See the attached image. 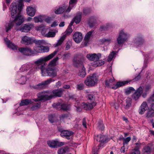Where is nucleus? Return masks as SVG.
Returning <instances> with one entry per match:
<instances>
[{
    "mask_svg": "<svg viewBox=\"0 0 154 154\" xmlns=\"http://www.w3.org/2000/svg\"><path fill=\"white\" fill-rule=\"evenodd\" d=\"M52 97L51 96H48L43 92L39 93L38 94V98L34 99H25L21 101L20 103V106H23L30 104V109L31 110L33 111L39 109L41 107L40 102L35 103L41 100L46 101L49 100Z\"/></svg>",
    "mask_w": 154,
    "mask_h": 154,
    "instance_id": "obj_1",
    "label": "nucleus"
},
{
    "mask_svg": "<svg viewBox=\"0 0 154 154\" xmlns=\"http://www.w3.org/2000/svg\"><path fill=\"white\" fill-rule=\"evenodd\" d=\"M57 52L58 51H55L48 56L42 57L37 60L35 61L34 64L35 65V67L30 70L31 73H34L35 71L38 70L39 69H40L41 70L42 67V66H44V65L45 62L52 58L55 56Z\"/></svg>",
    "mask_w": 154,
    "mask_h": 154,
    "instance_id": "obj_2",
    "label": "nucleus"
},
{
    "mask_svg": "<svg viewBox=\"0 0 154 154\" xmlns=\"http://www.w3.org/2000/svg\"><path fill=\"white\" fill-rule=\"evenodd\" d=\"M18 10V12L17 15L16 16L17 12L15 14L14 17H12V18L14 19V20L13 21L10 22L9 23L5 25V28L6 32H8L11 29L13 26L14 25V23H15L16 24L17 26L20 25L22 23H23L24 20V18L23 15L20 14V12L19 10ZM11 16L12 15H11Z\"/></svg>",
    "mask_w": 154,
    "mask_h": 154,
    "instance_id": "obj_3",
    "label": "nucleus"
},
{
    "mask_svg": "<svg viewBox=\"0 0 154 154\" xmlns=\"http://www.w3.org/2000/svg\"><path fill=\"white\" fill-rule=\"evenodd\" d=\"M58 70L56 68L48 67L45 68V66H42L41 68V73L42 75L44 76H48L54 77L57 76Z\"/></svg>",
    "mask_w": 154,
    "mask_h": 154,
    "instance_id": "obj_4",
    "label": "nucleus"
},
{
    "mask_svg": "<svg viewBox=\"0 0 154 154\" xmlns=\"http://www.w3.org/2000/svg\"><path fill=\"white\" fill-rule=\"evenodd\" d=\"M23 0H18V4L16 2H13L11 4L10 9L11 10V15L12 17H14L17 9L20 11H22L23 6Z\"/></svg>",
    "mask_w": 154,
    "mask_h": 154,
    "instance_id": "obj_5",
    "label": "nucleus"
},
{
    "mask_svg": "<svg viewBox=\"0 0 154 154\" xmlns=\"http://www.w3.org/2000/svg\"><path fill=\"white\" fill-rule=\"evenodd\" d=\"M98 78L95 74L89 76L85 80L84 83L85 85L88 86L92 87L95 85L98 81Z\"/></svg>",
    "mask_w": 154,
    "mask_h": 154,
    "instance_id": "obj_6",
    "label": "nucleus"
},
{
    "mask_svg": "<svg viewBox=\"0 0 154 154\" xmlns=\"http://www.w3.org/2000/svg\"><path fill=\"white\" fill-rule=\"evenodd\" d=\"M128 36L123 30L119 33V35L117 39V41L118 44L121 45L127 40Z\"/></svg>",
    "mask_w": 154,
    "mask_h": 154,
    "instance_id": "obj_7",
    "label": "nucleus"
},
{
    "mask_svg": "<svg viewBox=\"0 0 154 154\" xmlns=\"http://www.w3.org/2000/svg\"><path fill=\"white\" fill-rule=\"evenodd\" d=\"M54 80L52 78H50L49 79H47L46 81H43L41 83L35 85L34 86V88L37 89H41L44 88L46 87V86L50 83L52 82H54Z\"/></svg>",
    "mask_w": 154,
    "mask_h": 154,
    "instance_id": "obj_8",
    "label": "nucleus"
},
{
    "mask_svg": "<svg viewBox=\"0 0 154 154\" xmlns=\"http://www.w3.org/2000/svg\"><path fill=\"white\" fill-rule=\"evenodd\" d=\"M48 146L52 148H55L62 146L64 144V143L59 142L57 140H50L47 142Z\"/></svg>",
    "mask_w": 154,
    "mask_h": 154,
    "instance_id": "obj_9",
    "label": "nucleus"
},
{
    "mask_svg": "<svg viewBox=\"0 0 154 154\" xmlns=\"http://www.w3.org/2000/svg\"><path fill=\"white\" fill-rule=\"evenodd\" d=\"M34 26V25L32 23H27L23 24L20 28L19 30L21 32H27Z\"/></svg>",
    "mask_w": 154,
    "mask_h": 154,
    "instance_id": "obj_10",
    "label": "nucleus"
},
{
    "mask_svg": "<svg viewBox=\"0 0 154 154\" xmlns=\"http://www.w3.org/2000/svg\"><path fill=\"white\" fill-rule=\"evenodd\" d=\"M35 67V65L34 64L31 63H28L23 65L20 69L21 71L23 72L24 71H27L30 69L29 73L30 74H33L34 73H31L30 72V70L33 69Z\"/></svg>",
    "mask_w": 154,
    "mask_h": 154,
    "instance_id": "obj_11",
    "label": "nucleus"
},
{
    "mask_svg": "<svg viewBox=\"0 0 154 154\" xmlns=\"http://www.w3.org/2000/svg\"><path fill=\"white\" fill-rule=\"evenodd\" d=\"M101 57L100 54L98 53L97 54H88L86 56V57L88 59L91 61L95 62V61L99 60Z\"/></svg>",
    "mask_w": 154,
    "mask_h": 154,
    "instance_id": "obj_12",
    "label": "nucleus"
},
{
    "mask_svg": "<svg viewBox=\"0 0 154 154\" xmlns=\"http://www.w3.org/2000/svg\"><path fill=\"white\" fill-rule=\"evenodd\" d=\"M19 51L24 55L27 56H30L33 54L32 50L28 48H21L19 49Z\"/></svg>",
    "mask_w": 154,
    "mask_h": 154,
    "instance_id": "obj_13",
    "label": "nucleus"
},
{
    "mask_svg": "<svg viewBox=\"0 0 154 154\" xmlns=\"http://www.w3.org/2000/svg\"><path fill=\"white\" fill-rule=\"evenodd\" d=\"M143 86H140L137 90L132 96V97L135 100H137L140 97L143 92Z\"/></svg>",
    "mask_w": 154,
    "mask_h": 154,
    "instance_id": "obj_14",
    "label": "nucleus"
},
{
    "mask_svg": "<svg viewBox=\"0 0 154 154\" xmlns=\"http://www.w3.org/2000/svg\"><path fill=\"white\" fill-rule=\"evenodd\" d=\"M64 91V90L62 88H60L57 90H55L52 91V93L53 95H48V96H51L52 98L54 97H61L63 95V93ZM47 95V94H46Z\"/></svg>",
    "mask_w": 154,
    "mask_h": 154,
    "instance_id": "obj_15",
    "label": "nucleus"
},
{
    "mask_svg": "<svg viewBox=\"0 0 154 154\" xmlns=\"http://www.w3.org/2000/svg\"><path fill=\"white\" fill-rule=\"evenodd\" d=\"M83 37L82 33L78 32H75L73 36L74 41L77 43H79L81 41Z\"/></svg>",
    "mask_w": 154,
    "mask_h": 154,
    "instance_id": "obj_16",
    "label": "nucleus"
},
{
    "mask_svg": "<svg viewBox=\"0 0 154 154\" xmlns=\"http://www.w3.org/2000/svg\"><path fill=\"white\" fill-rule=\"evenodd\" d=\"M73 132L68 130H63L61 131L60 135L63 137H66L68 139H70V137L72 135Z\"/></svg>",
    "mask_w": 154,
    "mask_h": 154,
    "instance_id": "obj_17",
    "label": "nucleus"
},
{
    "mask_svg": "<svg viewBox=\"0 0 154 154\" xmlns=\"http://www.w3.org/2000/svg\"><path fill=\"white\" fill-rule=\"evenodd\" d=\"M97 104L96 102H91L90 103H82V106L84 109L86 110H90L93 108L94 106Z\"/></svg>",
    "mask_w": 154,
    "mask_h": 154,
    "instance_id": "obj_18",
    "label": "nucleus"
},
{
    "mask_svg": "<svg viewBox=\"0 0 154 154\" xmlns=\"http://www.w3.org/2000/svg\"><path fill=\"white\" fill-rule=\"evenodd\" d=\"M21 42L22 44L26 45H29L32 43V39L26 36H23L21 38Z\"/></svg>",
    "mask_w": 154,
    "mask_h": 154,
    "instance_id": "obj_19",
    "label": "nucleus"
},
{
    "mask_svg": "<svg viewBox=\"0 0 154 154\" xmlns=\"http://www.w3.org/2000/svg\"><path fill=\"white\" fill-rule=\"evenodd\" d=\"M94 140L101 143L106 142L107 140V137L105 135H98L94 137Z\"/></svg>",
    "mask_w": 154,
    "mask_h": 154,
    "instance_id": "obj_20",
    "label": "nucleus"
},
{
    "mask_svg": "<svg viewBox=\"0 0 154 154\" xmlns=\"http://www.w3.org/2000/svg\"><path fill=\"white\" fill-rule=\"evenodd\" d=\"M55 108H57L59 106H60L61 109L64 110H68L69 108V106L66 104H62L60 105V103H54L52 105Z\"/></svg>",
    "mask_w": 154,
    "mask_h": 154,
    "instance_id": "obj_21",
    "label": "nucleus"
},
{
    "mask_svg": "<svg viewBox=\"0 0 154 154\" xmlns=\"http://www.w3.org/2000/svg\"><path fill=\"white\" fill-rule=\"evenodd\" d=\"M35 9L30 6H28L26 9V12L28 15L31 17L34 16L35 13Z\"/></svg>",
    "mask_w": 154,
    "mask_h": 154,
    "instance_id": "obj_22",
    "label": "nucleus"
},
{
    "mask_svg": "<svg viewBox=\"0 0 154 154\" xmlns=\"http://www.w3.org/2000/svg\"><path fill=\"white\" fill-rule=\"evenodd\" d=\"M131 81H126L123 82H118L116 84L114 85L113 87H112V89H116L119 87L128 84Z\"/></svg>",
    "mask_w": 154,
    "mask_h": 154,
    "instance_id": "obj_23",
    "label": "nucleus"
},
{
    "mask_svg": "<svg viewBox=\"0 0 154 154\" xmlns=\"http://www.w3.org/2000/svg\"><path fill=\"white\" fill-rule=\"evenodd\" d=\"M82 12L77 13L75 16L74 17L73 19L74 22L77 24L79 23L81 21L82 18Z\"/></svg>",
    "mask_w": 154,
    "mask_h": 154,
    "instance_id": "obj_24",
    "label": "nucleus"
},
{
    "mask_svg": "<svg viewBox=\"0 0 154 154\" xmlns=\"http://www.w3.org/2000/svg\"><path fill=\"white\" fill-rule=\"evenodd\" d=\"M70 99L74 100L75 101V106L77 108L78 111L80 110V104L78 100H76V98H75V96L74 95H71L69 96Z\"/></svg>",
    "mask_w": 154,
    "mask_h": 154,
    "instance_id": "obj_25",
    "label": "nucleus"
},
{
    "mask_svg": "<svg viewBox=\"0 0 154 154\" xmlns=\"http://www.w3.org/2000/svg\"><path fill=\"white\" fill-rule=\"evenodd\" d=\"M114 79L113 78L109 80H106L105 81V85L106 87L112 88L113 87Z\"/></svg>",
    "mask_w": 154,
    "mask_h": 154,
    "instance_id": "obj_26",
    "label": "nucleus"
},
{
    "mask_svg": "<svg viewBox=\"0 0 154 154\" xmlns=\"http://www.w3.org/2000/svg\"><path fill=\"white\" fill-rule=\"evenodd\" d=\"M95 92H91L89 94H88L87 97L89 100L91 102H95L94 101L95 98Z\"/></svg>",
    "mask_w": 154,
    "mask_h": 154,
    "instance_id": "obj_27",
    "label": "nucleus"
},
{
    "mask_svg": "<svg viewBox=\"0 0 154 154\" xmlns=\"http://www.w3.org/2000/svg\"><path fill=\"white\" fill-rule=\"evenodd\" d=\"M104 63V61L102 60H97L94 62L92 64V66L94 67H97L103 65Z\"/></svg>",
    "mask_w": 154,
    "mask_h": 154,
    "instance_id": "obj_28",
    "label": "nucleus"
},
{
    "mask_svg": "<svg viewBox=\"0 0 154 154\" xmlns=\"http://www.w3.org/2000/svg\"><path fill=\"white\" fill-rule=\"evenodd\" d=\"M6 44L9 48L13 50H17V46L11 42L10 41H8L6 42Z\"/></svg>",
    "mask_w": 154,
    "mask_h": 154,
    "instance_id": "obj_29",
    "label": "nucleus"
},
{
    "mask_svg": "<svg viewBox=\"0 0 154 154\" xmlns=\"http://www.w3.org/2000/svg\"><path fill=\"white\" fill-rule=\"evenodd\" d=\"M66 37V35H64L61 36L60 39L58 40L57 43L55 44V46L57 47L60 45L63 42Z\"/></svg>",
    "mask_w": 154,
    "mask_h": 154,
    "instance_id": "obj_30",
    "label": "nucleus"
},
{
    "mask_svg": "<svg viewBox=\"0 0 154 154\" xmlns=\"http://www.w3.org/2000/svg\"><path fill=\"white\" fill-rule=\"evenodd\" d=\"M67 147H63L58 150L57 153L58 154H65L67 151Z\"/></svg>",
    "mask_w": 154,
    "mask_h": 154,
    "instance_id": "obj_31",
    "label": "nucleus"
},
{
    "mask_svg": "<svg viewBox=\"0 0 154 154\" xmlns=\"http://www.w3.org/2000/svg\"><path fill=\"white\" fill-rule=\"evenodd\" d=\"M66 9V7L63 6V7L59 8L55 11V13L56 14H60L63 13Z\"/></svg>",
    "mask_w": 154,
    "mask_h": 154,
    "instance_id": "obj_32",
    "label": "nucleus"
},
{
    "mask_svg": "<svg viewBox=\"0 0 154 154\" xmlns=\"http://www.w3.org/2000/svg\"><path fill=\"white\" fill-rule=\"evenodd\" d=\"M58 59L59 58L58 57L54 58L48 63V66H56L57 65V61Z\"/></svg>",
    "mask_w": 154,
    "mask_h": 154,
    "instance_id": "obj_33",
    "label": "nucleus"
},
{
    "mask_svg": "<svg viewBox=\"0 0 154 154\" xmlns=\"http://www.w3.org/2000/svg\"><path fill=\"white\" fill-rule=\"evenodd\" d=\"M112 40L110 38H103L100 40V42L103 44H108L111 42Z\"/></svg>",
    "mask_w": 154,
    "mask_h": 154,
    "instance_id": "obj_34",
    "label": "nucleus"
},
{
    "mask_svg": "<svg viewBox=\"0 0 154 154\" xmlns=\"http://www.w3.org/2000/svg\"><path fill=\"white\" fill-rule=\"evenodd\" d=\"M135 42L138 45L140 46L142 45L144 42L143 39L142 37H137L135 39Z\"/></svg>",
    "mask_w": 154,
    "mask_h": 154,
    "instance_id": "obj_35",
    "label": "nucleus"
},
{
    "mask_svg": "<svg viewBox=\"0 0 154 154\" xmlns=\"http://www.w3.org/2000/svg\"><path fill=\"white\" fill-rule=\"evenodd\" d=\"M92 33L93 31H91L88 32L85 35L84 38V39L86 42L87 43L88 42L91 36H92Z\"/></svg>",
    "mask_w": 154,
    "mask_h": 154,
    "instance_id": "obj_36",
    "label": "nucleus"
},
{
    "mask_svg": "<svg viewBox=\"0 0 154 154\" xmlns=\"http://www.w3.org/2000/svg\"><path fill=\"white\" fill-rule=\"evenodd\" d=\"M143 154H150L151 148L149 146H145L143 150Z\"/></svg>",
    "mask_w": 154,
    "mask_h": 154,
    "instance_id": "obj_37",
    "label": "nucleus"
},
{
    "mask_svg": "<svg viewBox=\"0 0 154 154\" xmlns=\"http://www.w3.org/2000/svg\"><path fill=\"white\" fill-rule=\"evenodd\" d=\"M85 69L83 66L82 68L79 70V75L82 77H84L86 75V72H85Z\"/></svg>",
    "mask_w": 154,
    "mask_h": 154,
    "instance_id": "obj_38",
    "label": "nucleus"
},
{
    "mask_svg": "<svg viewBox=\"0 0 154 154\" xmlns=\"http://www.w3.org/2000/svg\"><path fill=\"white\" fill-rule=\"evenodd\" d=\"M131 99L128 98L126 100V104L125 107L126 109H128L131 106Z\"/></svg>",
    "mask_w": 154,
    "mask_h": 154,
    "instance_id": "obj_39",
    "label": "nucleus"
},
{
    "mask_svg": "<svg viewBox=\"0 0 154 154\" xmlns=\"http://www.w3.org/2000/svg\"><path fill=\"white\" fill-rule=\"evenodd\" d=\"M71 118V115L69 114H63L60 117V120H64L66 119H70Z\"/></svg>",
    "mask_w": 154,
    "mask_h": 154,
    "instance_id": "obj_40",
    "label": "nucleus"
},
{
    "mask_svg": "<svg viewBox=\"0 0 154 154\" xmlns=\"http://www.w3.org/2000/svg\"><path fill=\"white\" fill-rule=\"evenodd\" d=\"M154 116V111L149 109L146 113V117L148 118H152Z\"/></svg>",
    "mask_w": 154,
    "mask_h": 154,
    "instance_id": "obj_41",
    "label": "nucleus"
},
{
    "mask_svg": "<svg viewBox=\"0 0 154 154\" xmlns=\"http://www.w3.org/2000/svg\"><path fill=\"white\" fill-rule=\"evenodd\" d=\"M26 81V78L24 76H22L18 79V82L19 83L21 84H25Z\"/></svg>",
    "mask_w": 154,
    "mask_h": 154,
    "instance_id": "obj_42",
    "label": "nucleus"
},
{
    "mask_svg": "<svg viewBox=\"0 0 154 154\" xmlns=\"http://www.w3.org/2000/svg\"><path fill=\"white\" fill-rule=\"evenodd\" d=\"M97 127L98 128L101 130H103L104 129V127L103 124V122L102 121H100L98 123Z\"/></svg>",
    "mask_w": 154,
    "mask_h": 154,
    "instance_id": "obj_43",
    "label": "nucleus"
},
{
    "mask_svg": "<svg viewBox=\"0 0 154 154\" xmlns=\"http://www.w3.org/2000/svg\"><path fill=\"white\" fill-rule=\"evenodd\" d=\"M116 54L115 51H112L111 53L110 54L107 60L109 62H110L112 59L113 57Z\"/></svg>",
    "mask_w": 154,
    "mask_h": 154,
    "instance_id": "obj_44",
    "label": "nucleus"
},
{
    "mask_svg": "<svg viewBox=\"0 0 154 154\" xmlns=\"http://www.w3.org/2000/svg\"><path fill=\"white\" fill-rule=\"evenodd\" d=\"M135 91L134 88L132 87H129L125 89V92L126 94H129L131 92L134 91Z\"/></svg>",
    "mask_w": 154,
    "mask_h": 154,
    "instance_id": "obj_45",
    "label": "nucleus"
},
{
    "mask_svg": "<svg viewBox=\"0 0 154 154\" xmlns=\"http://www.w3.org/2000/svg\"><path fill=\"white\" fill-rule=\"evenodd\" d=\"M122 138L123 140V144L124 145H125V144H127L131 140V137H129L125 138H124L123 137H122Z\"/></svg>",
    "mask_w": 154,
    "mask_h": 154,
    "instance_id": "obj_46",
    "label": "nucleus"
},
{
    "mask_svg": "<svg viewBox=\"0 0 154 154\" xmlns=\"http://www.w3.org/2000/svg\"><path fill=\"white\" fill-rule=\"evenodd\" d=\"M34 20L35 22L36 23L42 22V20L40 16H38V17H34Z\"/></svg>",
    "mask_w": 154,
    "mask_h": 154,
    "instance_id": "obj_47",
    "label": "nucleus"
},
{
    "mask_svg": "<svg viewBox=\"0 0 154 154\" xmlns=\"http://www.w3.org/2000/svg\"><path fill=\"white\" fill-rule=\"evenodd\" d=\"M56 33L54 32H49L47 33L45 35V37H54L55 36Z\"/></svg>",
    "mask_w": 154,
    "mask_h": 154,
    "instance_id": "obj_48",
    "label": "nucleus"
},
{
    "mask_svg": "<svg viewBox=\"0 0 154 154\" xmlns=\"http://www.w3.org/2000/svg\"><path fill=\"white\" fill-rule=\"evenodd\" d=\"M45 41L43 40H38L35 42V43L36 44L40 46H42V45L45 44Z\"/></svg>",
    "mask_w": 154,
    "mask_h": 154,
    "instance_id": "obj_49",
    "label": "nucleus"
},
{
    "mask_svg": "<svg viewBox=\"0 0 154 154\" xmlns=\"http://www.w3.org/2000/svg\"><path fill=\"white\" fill-rule=\"evenodd\" d=\"M42 46H38L35 47L34 49L35 51L37 52L42 53Z\"/></svg>",
    "mask_w": 154,
    "mask_h": 154,
    "instance_id": "obj_50",
    "label": "nucleus"
},
{
    "mask_svg": "<svg viewBox=\"0 0 154 154\" xmlns=\"http://www.w3.org/2000/svg\"><path fill=\"white\" fill-rule=\"evenodd\" d=\"M47 28H46L45 26H43L42 27V29L41 32L43 35L45 37V35L47 33H46V32L47 31Z\"/></svg>",
    "mask_w": 154,
    "mask_h": 154,
    "instance_id": "obj_51",
    "label": "nucleus"
},
{
    "mask_svg": "<svg viewBox=\"0 0 154 154\" xmlns=\"http://www.w3.org/2000/svg\"><path fill=\"white\" fill-rule=\"evenodd\" d=\"M72 28L70 26H69L65 32L66 34L65 35H69L72 32Z\"/></svg>",
    "mask_w": 154,
    "mask_h": 154,
    "instance_id": "obj_52",
    "label": "nucleus"
},
{
    "mask_svg": "<svg viewBox=\"0 0 154 154\" xmlns=\"http://www.w3.org/2000/svg\"><path fill=\"white\" fill-rule=\"evenodd\" d=\"M84 84L83 83H81L78 84L76 85V88L78 90H82L84 88Z\"/></svg>",
    "mask_w": 154,
    "mask_h": 154,
    "instance_id": "obj_53",
    "label": "nucleus"
},
{
    "mask_svg": "<svg viewBox=\"0 0 154 154\" xmlns=\"http://www.w3.org/2000/svg\"><path fill=\"white\" fill-rule=\"evenodd\" d=\"M147 110V109H146L144 108L141 107L140 106L139 110V112L140 114L142 115L144 114L145 111Z\"/></svg>",
    "mask_w": 154,
    "mask_h": 154,
    "instance_id": "obj_54",
    "label": "nucleus"
},
{
    "mask_svg": "<svg viewBox=\"0 0 154 154\" xmlns=\"http://www.w3.org/2000/svg\"><path fill=\"white\" fill-rule=\"evenodd\" d=\"M147 110V109H146L144 108L141 107L140 106L139 110V112L140 114L142 115L144 114L145 111Z\"/></svg>",
    "mask_w": 154,
    "mask_h": 154,
    "instance_id": "obj_55",
    "label": "nucleus"
},
{
    "mask_svg": "<svg viewBox=\"0 0 154 154\" xmlns=\"http://www.w3.org/2000/svg\"><path fill=\"white\" fill-rule=\"evenodd\" d=\"M141 107L146 109H148L149 107L147 104V103L146 102H143L141 105L140 106Z\"/></svg>",
    "mask_w": 154,
    "mask_h": 154,
    "instance_id": "obj_56",
    "label": "nucleus"
},
{
    "mask_svg": "<svg viewBox=\"0 0 154 154\" xmlns=\"http://www.w3.org/2000/svg\"><path fill=\"white\" fill-rule=\"evenodd\" d=\"M77 2V0H70L69 4L72 7H74Z\"/></svg>",
    "mask_w": 154,
    "mask_h": 154,
    "instance_id": "obj_57",
    "label": "nucleus"
},
{
    "mask_svg": "<svg viewBox=\"0 0 154 154\" xmlns=\"http://www.w3.org/2000/svg\"><path fill=\"white\" fill-rule=\"evenodd\" d=\"M42 53L48 52L49 51V48L48 47L46 46H42Z\"/></svg>",
    "mask_w": 154,
    "mask_h": 154,
    "instance_id": "obj_58",
    "label": "nucleus"
},
{
    "mask_svg": "<svg viewBox=\"0 0 154 154\" xmlns=\"http://www.w3.org/2000/svg\"><path fill=\"white\" fill-rule=\"evenodd\" d=\"M91 11L90 9L89 8H85L83 10V13L85 14H89Z\"/></svg>",
    "mask_w": 154,
    "mask_h": 154,
    "instance_id": "obj_59",
    "label": "nucleus"
},
{
    "mask_svg": "<svg viewBox=\"0 0 154 154\" xmlns=\"http://www.w3.org/2000/svg\"><path fill=\"white\" fill-rule=\"evenodd\" d=\"M147 101L149 103L154 101V93L147 100Z\"/></svg>",
    "mask_w": 154,
    "mask_h": 154,
    "instance_id": "obj_60",
    "label": "nucleus"
},
{
    "mask_svg": "<svg viewBox=\"0 0 154 154\" xmlns=\"http://www.w3.org/2000/svg\"><path fill=\"white\" fill-rule=\"evenodd\" d=\"M70 54L69 53H67L63 54V59H66L70 57Z\"/></svg>",
    "mask_w": 154,
    "mask_h": 154,
    "instance_id": "obj_61",
    "label": "nucleus"
},
{
    "mask_svg": "<svg viewBox=\"0 0 154 154\" xmlns=\"http://www.w3.org/2000/svg\"><path fill=\"white\" fill-rule=\"evenodd\" d=\"M90 27H93L96 26V23L95 21L93 22H89L88 23Z\"/></svg>",
    "mask_w": 154,
    "mask_h": 154,
    "instance_id": "obj_62",
    "label": "nucleus"
},
{
    "mask_svg": "<svg viewBox=\"0 0 154 154\" xmlns=\"http://www.w3.org/2000/svg\"><path fill=\"white\" fill-rule=\"evenodd\" d=\"M43 25H40L37 26H36L35 27V29L37 31H41L42 29V27Z\"/></svg>",
    "mask_w": 154,
    "mask_h": 154,
    "instance_id": "obj_63",
    "label": "nucleus"
},
{
    "mask_svg": "<svg viewBox=\"0 0 154 154\" xmlns=\"http://www.w3.org/2000/svg\"><path fill=\"white\" fill-rule=\"evenodd\" d=\"M130 154H140V152L139 149H134Z\"/></svg>",
    "mask_w": 154,
    "mask_h": 154,
    "instance_id": "obj_64",
    "label": "nucleus"
}]
</instances>
